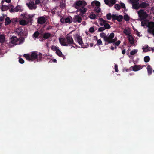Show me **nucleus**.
<instances>
[{
  "label": "nucleus",
  "mask_w": 154,
  "mask_h": 154,
  "mask_svg": "<svg viewBox=\"0 0 154 154\" xmlns=\"http://www.w3.org/2000/svg\"><path fill=\"white\" fill-rule=\"evenodd\" d=\"M39 34L40 33L38 31L35 32L32 35L33 38L34 39H35L36 38H38Z\"/></svg>",
  "instance_id": "b1692460"
},
{
  "label": "nucleus",
  "mask_w": 154,
  "mask_h": 154,
  "mask_svg": "<svg viewBox=\"0 0 154 154\" xmlns=\"http://www.w3.org/2000/svg\"><path fill=\"white\" fill-rule=\"evenodd\" d=\"M140 7L142 8H145L149 6V4L148 3H146L145 2H142L139 4Z\"/></svg>",
  "instance_id": "412c9836"
},
{
  "label": "nucleus",
  "mask_w": 154,
  "mask_h": 154,
  "mask_svg": "<svg viewBox=\"0 0 154 154\" xmlns=\"http://www.w3.org/2000/svg\"><path fill=\"white\" fill-rule=\"evenodd\" d=\"M148 32L153 34L154 35V28H151L149 30H148Z\"/></svg>",
  "instance_id": "4c0bfd02"
},
{
  "label": "nucleus",
  "mask_w": 154,
  "mask_h": 154,
  "mask_svg": "<svg viewBox=\"0 0 154 154\" xmlns=\"http://www.w3.org/2000/svg\"><path fill=\"white\" fill-rule=\"evenodd\" d=\"M143 66H142L141 65H134L131 66L130 68L132 69L133 71H137L141 69Z\"/></svg>",
  "instance_id": "4468645a"
},
{
  "label": "nucleus",
  "mask_w": 154,
  "mask_h": 154,
  "mask_svg": "<svg viewBox=\"0 0 154 154\" xmlns=\"http://www.w3.org/2000/svg\"><path fill=\"white\" fill-rule=\"evenodd\" d=\"M97 45L98 46H99L101 45H102V42L101 40L100 39H99L97 40Z\"/></svg>",
  "instance_id": "a18cd8bd"
},
{
  "label": "nucleus",
  "mask_w": 154,
  "mask_h": 154,
  "mask_svg": "<svg viewBox=\"0 0 154 154\" xmlns=\"http://www.w3.org/2000/svg\"><path fill=\"white\" fill-rule=\"evenodd\" d=\"M104 27H105V29H109L111 27L110 26V25L106 23H105L104 26Z\"/></svg>",
  "instance_id": "37998d69"
},
{
  "label": "nucleus",
  "mask_w": 154,
  "mask_h": 154,
  "mask_svg": "<svg viewBox=\"0 0 154 154\" xmlns=\"http://www.w3.org/2000/svg\"><path fill=\"white\" fill-rule=\"evenodd\" d=\"M124 19L125 21H127L129 20L130 18L128 14H126L124 16Z\"/></svg>",
  "instance_id": "72a5a7b5"
},
{
  "label": "nucleus",
  "mask_w": 154,
  "mask_h": 154,
  "mask_svg": "<svg viewBox=\"0 0 154 154\" xmlns=\"http://www.w3.org/2000/svg\"><path fill=\"white\" fill-rule=\"evenodd\" d=\"M60 43L62 45L64 46H70L74 43V40L71 36L67 35L66 38H59Z\"/></svg>",
  "instance_id": "f257e3e1"
},
{
  "label": "nucleus",
  "mask_w": 154,
  "mask_h": 154,
  "mask_svg": "<svg viewBox=\"0 0 154 154\" xmlns=\"http://www.w3.org/2000/svg\"><path fill=\"white\" fill-rule=\"evenodd\" d=\"M124 33L126 34V35H128L129 34L128 31L127 29H125L123 31Z\"/></svg>",
  "instance_id": "8fccbe9b"
},
{
  "label": "nucleus",
  "mask_w": 154,
  "mask_h": 154,
  "mask_svg": "<svg viewBox=\"0 0 154 154\" xmlns=\"http://www.w3.org/2000/svg\"><path fill=\"white\" fill-rule=\"evenodd\" d=\"M132 8L134 9H138L140 8V5L138 2L132 3Z\"/></svg>",
  "instance_id": "4be33fe9"
},
{
  "label": "nucleus",
  "mask_w": 154,
  "mask_h": 154,
  "mask_svg": "<svg viewBox=\"0 0 154 154\" xmlns=\"http://www.w3.org/2000/svg\"><path fill=\"white\" fill-rule=\"evenodd\" d=\"M147 27L148 28V30H149V29L151 28H154V22H149L147 25Z\"/></svg>",
  "instance_id": "c85d7f7f"
},
{
  "label": "nucleus",
  "mask_w": 154,
  "mask_h": 154,
  "mask_svg": "<svg viewBox=\"0 0 154 154\" xmlns=\"http://www.w3.org/2000/svg\"><path fill=\"white\" fill-rule=\"evenodd\" d=\"M130 1L131 3L132 4L138 2L139 1V0H130Z\"/></svg>",
  "instance_id": "bf43d9fd"
},
{
  "label": "nucleus",
  "mask_w": 154,
  "mask_h": 154,
  "mask_svg": "<svg viewBox=\"0 0 154 154\" xmlns=\"http://www.w3.org/2000/svg\"><path fill=\"white\" fill-rule=\"evenodd\" d=\"M60 21L63 23H66L70 24L72 22V20H71L70 18L69 17H67L66 18L62 17L60 19Z\"/></svg>",
  "instance_id": "9b49d317"
},
{
  "label": "nucleus",
  "mask_w": 154,
  "mask_h": 154,
  "mask_svg": "<svg viewBox=\"0 0 154 154\" xmlns=\"http://www.w3.org/2000/svg\"><path fill=\"white\" fill-rule=\"evenodd\" d=\"M15 11L22 12L23 11V9L22 8V7L20 5H17L15 8Z\"/></svg>",
  "instance_id": "a878e982"
},
{
  "label": "nucleus",
  "mask_w": 154,
  "mask_h": 154,
  "mask_svg": "<svg viewBox=\"0 0 154 154\" xmlns=\"http://www.w3.org/2000/svg\"><path fill=\"white\" fill-rule=\"evenodd\" d=\"M120 4L121 5V8H125V4L122 3V2H121L120 3Z\"/></svg>",
  "instance_id": "5fc2aeb1"
},
{
  "label": "nucleus",
  "mask_w": 154,
  "mask_h": 154,
  "mask_svg": "<svg viewBox=\"0 0 154 154\" xmlns=\"http://www.w3.org/2000/svg\"><path fill=\"white\" fill-rule=\"evenodd\" d=\"M10 40V41L13 45H16L18 44V42L19 39L17 37L15 36H13L11 38Z\"/></svg>",
  "instance_id": "2eb2a0df"
},
{
  "label": "nucleus",
  "mask_w": 154,
  "mask_h": 154,
  "mask_svg": "<svg viewBox=\"0 0 154 154\" xmlns=\"http://www.w3.org/2000/svg\"><path fill=\"white\" fill-rule=\"evenodd\" d=\"M8 7V6L5 5L3 6H2L1 9L2 11H4L7 10Z\"/></svg>",
  "instance_id": "c9c22d12"
},
{
  "label": "nucleus",
  "mask_w": 154,
  "mask_h": 154,
  "mask_svg": "<svg viewBox=\"0 0 154 154\" xmlns=\"http://www.w3.org/2000/svg\"><path fill=\"white\" fill-rule=\"evenodd\" d=\"M150 58L149 56H146L144 57V60L145 62H148L150 61Z\"/></svg>",
  "instance_id": "f704fd0d"
},
{
  "label": "nucleus",
  "mask_w": 154,
  "mask_h": 154,
  "mask_svg": "<svg viewBox=\"0 0 154 154\" xmlns=\"http://www.w3.org/2000/svg\"><path fill=\"white\" fill-rule=\"evenodd\" d=\"M51 48L52 50L53 51H55L56 52V50H57L59 49L56 46L54 45L51 46Z\"/></svg>",
  "instance_id": "ea45409f"
},
{
  "label": "nucleus",
  "mask_w": 154,
  "mask_h": 154,
  "mask_svg": "<svg viewBox=\"0 0 154 154\" xmlns=\"http://www.w3.org/2000/svg\"><path fill=\"white\" fill-rule=\"evenodd\" d=\"M19 23L20 25L25 26L28 24L29 22H27L24 20H21L19 21Z\"/></svg>",
  "instance_id": "5701e85b"
},
{
  "label": "nucleus",
  "mask_w": 154,
  "mask_h": 154,
  "mask_svg": "<svg viewBox=\"0 0 154 154\" xmlns=\"http://www.w3.org/2000/svg\"><path fill=\"white\" fill-rule=\"evenodd\" d=\"M138 50L137 49H134L131 51L130 52L131 55H134L137 52Z\"/></svg>",
  "instance_id": "58836bf2"
},
{
  "label": "nucleus",
  "mask_w": 154,
  "mask_h": 154,
  "mask_svg": "<svg viewBox=\"0 0 154 154\" xmlns=\"http://www.w3.org/2000/svg\"><path fill=\"white\" fill-rule=\"evenodd\" d=\"M60 7L62 8H64L65 7V3L63 2H61L60 3Z\"/></svg>",
  "instance_id": "79ce46f5"
},
{
  "label": "nucleus",
  "mask_w": 154,
  "mask_h": 154,
  "mask_svg": "<svg viewBox=\"0 0 154 154\" xmlns=\"http://www.w3.org/2000/svg\"><path fill=\"white\" fill-rule=\"evenodd\" d=\"M15 8L14 9H13V8H11L9 10V11H10V12H14L15 11Z\"/></svg>",
  "instance_id": "69168bd1"
},
{
  "label": "nucleus",
  "mask_w": 154,
  "mask_h": 154,
  "mask_svg": "<svg viewBox=\"0 0 154 154\" xmlns=\"http://www.w3.org/2000/svg\"><path fill=\"white\" fill-rule=\"evenodd\" d=\"M114 8L117 10H119L120 9L121 6L118 4H116L114 6Z\"/></svg>",
  "instance_id": "a19ab883"
},
{
  "label": "nucleus",
  "mask_w": 154,
  "mask_h": 154,
  "mask_svg": "<svg viewBox=\"0 0 154 154\" xmlns=\"http://www.w3.org/2000/svg\"><path fill=\"white\" fill-rule=\"evenodd\" d=\"M121 41L120 40L117 41L116 42L115 44L116 46H118V45L121 43Z\"/></svg>",
  "instance_id": "13d9d810"
},
{
  "label": "nucleus",
  "mask_w": 154,
  "mask_h": 154,
  "mask_svg": "<svg viewBox=\"0 0 154 154\" xmlns=\"http://www.w3.org/2000/svg\"><path fill=\"white\" fill-rule=\"evenodd\" d=\"M5 41V36L4 34H0V42L2 43Z\"/></svg>",
  "instance_id": "bb28decb"
},
{
  "label": "nucleus",
  "mask_w": 154,
  "mask_h": 154,
  "mask_svg": "<svg viewBox=\"0 0 154 154\" xmlns=\"http://www.w3.org/2000/svg\"><path fill=\"white\" fill-rule=\"evenodd\" d=\"M19 63L21 64H23L24 62V60L21 58H20L19 60Z\"/></svg>",
  "instance_id": "3c124183"
},
{
  "label": "nucleus",
  "mask_w": 154,
  "mask_h": 154,
  "mask_svg": "<svg viewBox=\"0 0 154 154\" xmlns=\"http://www.w3.org/2000/svg\"><path fill=\"white\" fill-rule=\"evenodd\" d=\"M4 18L3 17H0V21H2L4 20Z\"/></svg>",
  "instance_id": "338daca9"
},
{
  "label": "nucleus",
  "mask_w": 154,
  "mask_h": 154,
  "mask_svg": "<svg viewBox=\"0 0 154 154\" xmlns=\"http://www.w3.org/2000/svg\"><path fill=\"white\" fill-rule=\"evenodd\" d=\"M106 23V22H104V23H103V22H101L100 23V24L101 26H103V25L104 26L105 23Z\"/></svg>",
  "instance_id": "774afa93"
},
{
  "label": "nucleus",
  "mask_w": 154,
  "mask_h": 154,
  "mask_svg": "<svg viewBox=\"0 0 154 154\" xmlns=\"http://www.w3.org/2000/svg\"><path fill=\"white\" fill-rule=\"evenodd\" d=\"M87 5L86 2L84 0L79 1L76 2L74 4L75 8L77 9H79V7H84Z\"/></svg>",
  "instance_id": "20e7f679"
},
{
  "label": "nucleus",
  "mask_w": 154,
  "mask_h": 154,
  "mask_svg": "<svg viewBox=\"0 0 154 154\" xmlns=\"http://www.w3.org/2000/svg\"><path fill=\"white\" fill-rule=\"evenodd\" d=\"M147 72L149 75H150L152 72V69L150 65H148L147 66Z\"/></svg>",
  "instance_id": "393cba45"
},
{
  "label": "nucleus",
  "mask_w": 154,
  "mask_h": 154,
  "mask_svg": "<svg viewBox=\"0 0 154 154\" xmlns=\"http://www.w3.org/2000/svg\"><path fill=\"white\" fill-rule=\"evenodd\" d=\"M26 19L28 20V21L27 22H29V23H30L31 24H32L33 23L32 21H33V20L32 18L29 19L28 18H26Z\"/></svg>",
  "instance_id": "864d4df0"
},
{
  "label": "nucleus",
  "mask_w": 154,
  "mask_h": 154,
  "mask_svg": "<svg viewBox=\"0 0 154 154\" xmlns=\"http://www.w3.org/2000/svg\"><path fill=\"white\" fill-rule=\"evenodd\" d=\"M123 19V16L122 15H119L118 16L116 14H113V21L117 20L118 22H120L122 21Z\"/></svg>",
  "instance_id": "ddd939ff"
},
{
  "label": "nucleus",
  "mask_w": 154,
  "mask_h": 154,
  "mask_svg": "<svg viewBox=\"0 0 154 154\" xmlns=\"http://www.w3.org/2000/svg\"><path fill=\"white\" fill-rule=\"evenodd\" d=\"M21 37H20V38H19V42H20L21 43L22 42H23L25 38L23 37H22V36H21Z\"/></svg>",
  "instance_id": "603ef678"
},
{
  "label": "nucleus",
  "mask_w": 154,
  "mask_h": 154,
  "mask_svg": "<svg viewBox=\"0 0 154 154\" xmlns=\"http://www.w3.org/2000/svg\"><path fill=\"white\" fill-rule=\"evenodd\" d=\"M26 5L29 9L30 10L35 9L37 7V6L35 5L34 2H33L27 3Z\"/></svg>",
  "instance_id": "f8f14e48"
},
{
  "label": "nucleus",
  "mask_w": 154,
  "mask_h": 154,
  "mask_svg": "<svg viewBox=\"0 0 154 154\" xmlns=\"http://www.w3.org/2000/svg\"><path fill=\"white\" fill-rule=\"evenodd\" d=\"M141 26H146L147 25V23L145 21H142L141 22Z\"/></svg>",
  "instance_id": "49530a36"
},
{
  "label": "nucleus",
  "mask_w": 154,
  "mask_h": 154,
  "mask_svg": "<svg viewBox=\"0 0 154 154\" xmlns=\"http://www.w3.org/2000/svg\"><path fill=\"white\" fill-rule=\"evenodd\" d=\"M89 31L91 33H93L94 31V29L93 27H91L89 29Z\"/></svg>",
  "instance_id": "de8ad7c7"
},
{
  "label": "nucleus",
  "mask_w": 154,
  "mask_h": 154,
  "mask_svg": "<svg viewBox=\"0 0 154 154\" xmlns=\"http://www.w3.org/2000/svg\"><path fill=\"white\" fill-rule=\"evenodd\" d=\"M42 54L41 53H39L38 54V57H37V58L36 59V61L37 62H40L41 61L42 59Z\"/></svg>",
  "instance_id": "cd10ccee"
},
{
  "label": "nucleus",
  "mask_w": 154,
  "mask_h": 154,
  "mask_svg": "<svg viewBox=\"0 0 154 154\" xmlns=\"http://www.w3.org/2000/svg\"><path fill=\"white\" fill-rule=\"evenodd\" d=\"M27 60L29 61H33L34 60L37 59L38 57V52L37 51H32L31 54H25L23 55Z\"/></svg>",
  "instance_id": "f03ea898"
},
{
  "label": "nucleus",
  "mask_w": 154,
  "mask_h": 154,
  "mask_svg": "<svg viewBox=\"0 0 154 154\" xmlns=\"http://www.w3.org/2000/svg\"><path fill=\"white\" fill-rule=\"evenodd\" d=\"M106 17L107 20H111V18H112V20H113V14L112 15L110 13H109L107 14H106Z\"/></svg>",
  "instance_id": "473e14b6"
},
{
  "label": "nucleus",
  "mask_w": 154,
  "mask_h": 154,
  "mask_svg": "<svg viewBox=\"0 0 154 154\" xmlns=\"http://www.w3.org/2000/svg\"><path fill=\"white\" fill-rule=\"evenodd\" d=\"M150 48H149L148 47V45H147V46L145 47H143L142 48V49H143V51L144 52H146L149 51H150L151 50L150 49Z\"/></svg>",
  "instance_id": "2f4dec72"
},
{
  "label": "nucleus",
  "mask_w": 154,
  "mask_h": 154,
  "mask_svg": "<svg viewBox=\"0 0 154 154\" xmlns=\"http://www.w3.org/2000/svg\"><path fill=\"white\" fill-rule=\"evenodd\" d=\"M129 40L130 42V43L131 44H133L134 43V40L133 38H132L131 39L130 38H129Z\"/></svg>",
  "instance_id": "4d7b16f0"
},
{
  "label": "nucleus",
  "mask_w": 154,
  "mask_h": 154,
  "mask_svg": "<svg viewBox=\"0 0 154 154\" xmlns=\"http://www.w3.org/2000/svg\"><path fill=\"white\" fill-rule=\"evenodd\" d=\"M74 39L77 42L82 48H85L86 47L84 46V43L83 42L82 37L80 35L78 34H76L75 35V37L74 38Z\"/></svg>",
  "instance_id": "39448f33"
},
{
  "label": "nucleus",
  "mask_w": 154,
  "mask_h": 154,
  "mask_svg": "<svg viewBox=\"0 0 154 154\" xmlns=\"http://www.w3.org/2000/svg\"><path fill=\"white\" fill-rule=\"evenodd\" d=\"M79 10L80 13L79 15L81 16H83V14H85L87 11V9L84 7H82L79 9Z\"/></svg>",
  "instance_id": "f3484780"
},
{
  "label": "nucleus",
  "mask_w": 154,
  "mask_h": 154,
  "mask_svg": "<svg viewBox=\"0 0 154 154\" xmlns=\"http://www.w3.org/2000/svg\"><path fill=\"white\" fill-rule=\"evenodd\" d=\"M105 3L109 7H112L116 2V0H104Z\"/></svg>",
  "instance_id": "6e6552de"
},
{
  "label": "nucleus",
  "mask_w": 154,
  "mask_h": 154,
  "mask_svg": "<svg viewBox=\"0 0 154 154\" xmlns=\"http://www.w3.org/2000/svg\"><path fill=\"white\" fill-rule=\"evenodd\" d=\"M39 38V40L41 41H42V42H43V41L44 40H45V39H43V36L42 37H39V38Z\"/></svg>",
  "instance_id": "0e129e2a"
},
{
  "label": "nucleus",
  "mask_w": 154,
  "mask_h": 154,
  "mask_svg": "<svg viewBox=\"0 0 154 154\" xmlns=\"http://www.w3.org/2000/svg\"><path fill=\"white\" fill-rule=\"evenodd\" d=\"M17 22V20L16 19H12L11 20V23H12L13 24H14L16 22Z\"/></svg>",
  "instance_id": "6e6d98bb"
},
{
  "label": "nucleus",
  "mask_w": 154,
  "mask_h": 154,
  "mask_svg": "<svg viewBox=\"0 0 154 154\" xmlns=\"http://www.w3.org/2000/svg\"><path fill=\"white\" fill-rule=\"evenodd\" d=\"M115 71L116 72H118V66L116 64L115 65Z\"/></svg>",
  "instance_id": "052dcab7"
},
{
  "label": "nucleus",
  "mask_w": 154,
  "mask_h": 154,
  "mask_svg": "<svg viewBox=\"0 0 154 154\" xmlns=\"http://www.w3.org/2000/svg\"><path fill=\"white\" fill-rule=\"evenodd\" d=\"M82 21V17L80 16L79 15H75L74 17L72 19V21L74 23H76L77 22L80 23Z\"/></svg>",
  "instance_id": "9d476101"
},
{
  "label": "nucleus",
  "mask_w": 154,
  "mask_h": 154,
  "mask_svg": "<svg viewBox=\"0 0 154 154\" xmlns=\"http://www.w3.org/2000/svg\"><path fill=\"white\" fill-rule=\"evenodd\" d=\"M89 18L91 19H96V15L94 14V13H91V14L90 15Z\"/></svg>",
  "instance_id": "7c9ffc66"
},
{
  "label": "nucleus",
  "mask_w": 154,
  "mask_h": 154,
  "mask_svg": "<svg viewBox=\"0 0 154 154\" xmlns=\"http://www.w3.org/2000/svg\"><path fill=\"white\" fill-rule=\"evenodd\" d=\"M34 15H29L28 16V18L31 19L32 18L34 17Z\"/></svg>",
  "instance_id": "e2e57ef3"
},
{
  "label": "nucleus",
  "mask_w": 154,
  "mask_h": 154,
  "mask_svg": "<svg viewBox=\"0 0 154 154\" xmlns=\"http://www.w3.org/2000/svg\"><path fill=\"white\" fill-rule=\"evenodd\" d=\"M15 32L18 34V35L20 37L25 35L24 31L21 27H19L16 29Z\"/></svg>",
  "instance_id": "1a4fd4ad"
},
{
  "label": "nucleus",
  "mask_w": 154,
  "mask_h": 154,
  "mask_svg": "<svg viewBox=\"0 0 154 154\" xmlns=\"http://www.w3.org/2000/svg\"><path fill=\"white\" fill-rule=\"evenodd\" d=\"M56 53L59 57L63 58V59L65 58V56L62 54L60 49H58L57 50H56Z\"/></svg>",
  "instance_id": "6ab92c4d"
},
{
  "label": "nucleus",
  "mask_w": 154,
  "mask_h": 154,
  "mask_svg": "<svg viewBox=\"0 0 154 154\" xmlns=\"http://www.w3.org/2000/svg\"><path fill=\"white\" fill-rule=\"evenodd\" d=\"M100 36L102 38L104 39V41L105 42V45H108V42L109 39V35L107 36L106 34L104 32H101L100 34Z\"/></svg>",
  "instance_id": "0eeeda50"
},
{
  "label": "nucleus",
  "mask_w": 154,
  "mask_h": 154,
  "mask_svg": "<svg viewBox=\"0 0 154 154\" xmlns=\"http://www.w3.org/2000/svg\"><path fill=\"white\" fill-rule=\"evenodd\" d=\"M41 2L40 0H35V3L36 4H39Z\"/></svg>",
  "instance_id": "680f3d73"
},
{
  "label": "nucleus",
  "mask_w": 154,
  "mask_h": 154,
  "mask_svg": "<svg viewBox=\"0 0 154 154\" xmlns=\"http://www.w3.org/2000/svg\"><path fill=\"white\" fill-rule=\"evenodd\" d=\"M99 20H100V22H103V23H104V22H109L107 21H106V20H103L102 18H99Z\"/></svg>",
  "instance_id": "09e8293b"
},
{
  "label": "nucleus",
  "mask_w": 154,
  "mask_h": 154,
  "mask_svg": "<svg viewBox=\"0 0 154 154\" xmlns=\"http://www.w3.org/2000/svg\"><path fill=\"white\" fill-rule=\"evenodd\" d=\"M137 13L139 17L140 18L139 20L140 21L146 19L148 17V15L147 14L146 12H144V10H140L138 11Z\"/></svg>",
  "instance_id": "7ed1b4c3"
},
{
  "label": "nucleus",
  "mask_w": 154,
  "mask_h": 154,
  "mask_svg": "<svg viewBox=\"0 0 154 154\" xmlns=\"http://www.w3.org/2000/svg\"><path fill=\"white\" fill-rule=\"evenodd\" d=\"M100 7V6L96 7L94 9V11L97 13L100 12L101 11V9Z\"/></svg>",
  "instance_id": "e433bc0d"
},
{
  "label": "nucleus",
  "mask_w": 154,
  "mask_h": 154,
  "mask_svg": "<svg viewBox=\"0 0 154 154\" xmlns=\"http://www.w3.org/2000/svg\"><path fill=\"white\" fill-rule=\"evenodd\" d=\"M91 5L92 6H94L95 5L96 6V7H97L100 6V2L98 1H94L91 3Z\"/></svg>",
  "instance_id": "aec40b11"
},
{
  "label": "nucleus",
  "mask_w": 154,
  "mask_h": 154,
  "mask_svg": "<svg viewBox=\"0 0 154 154\" xmlns=\"http://www.w3.org/2000/svg\"><path fill=\"white\" fill-rule=\"evenodd\" d=\"M114 33L112 32L109 35V40L108 45L109 44L111 43H114L117 41V37H115L114 38H113L114 37Z\"/></svg>",
  "instance_id": "423d86ee"
},
{
  "label": "nucleus",
  "mask_w": 154,
  "mask_h": 154,
  "mask_svg": "<svg viewBox=\"0 0 154 154\" xmlns=\"http://www.w3.org/2000/svg\"><path fill=\"white\" fill-rule=\"evenodd\" d=\"M11 23V20L9 17H7L5 19V26L9 25Z\"/></svg>",
  "instance_id": "c756f323"
},
{
  "label": "nucleus",
  "mask_w": 154,
  "mask_h": 154,
  "mask_svg": "<svg viewBox=\"0 0 154 154\" xmlns=\"http://www.w3.org/2000/svg\"><path fill=\"white\" fill-rule=\"evenodd\" d=\"M43 39L45 40L48 39L51 37V34L49 32H45L42 34Z\"/></svg>",
  "instance_id": "a211bd4d"
},
{
  "label": "nucleus",
  "mask_w": 154,
  "mask_h": 154,
  "mask_svg": "<svg viewBox=\"0 0 154 154\" xmlns=\"http://www.w3.org/2000/svg\"><path fill=\"white\" fill-rule=\"evenodd\" d=\"M105 29V27H101L98 29V31L99 32H102Z\"/></svg>",
  "instance_id": "c03bdc74"
},
{
  "label": "nucleus",
  "mask_w": 154,
  "mask_h": 154,
  "mask_svg": "<svg viewBox=\"0 0 154 154\" xmlns=\"http://www.w3.org/2000/svg\"><path fill=\"white\" fill-rule=\"evenodd\" d=\"M46 21L45 18L43 17H38L37 20V23L39 24H43Z\"/></svg>",
  "instance_id": "dca6fc26"
}]
</instances>
